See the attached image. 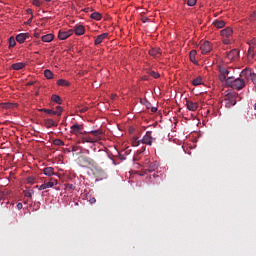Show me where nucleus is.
<instances>
[{"instance_id": "nucleus-35", "label": "nucleus", "mask_w": 256, "mask_h": 256, "mask_svg": "<svg viewBox=\"0 0 256 256\" xmlns=\"http://www.w3.org/2000/svg\"><path fill=\"white\" fill-rule=\"evenodd\" d=\"M226 101L230 102V106H235L237 104V101H235V99L230 96H228V98H226Z\"/></svg>"}, {"instance_id": "nucleus-20", "label": "nucleus", "mask_w": 256, "mask_h": 256, "mask_svg": "<svg viewBox=\"0 0 256 256\" xmlns=\"http://www.w3.org/2000/svg\"><path fill=\"white\" fill-rule=\"evenodd\" d=\"M0 108H4L6 110L13 109V108H17V104L10 103V102H5V103L0 104Z\"/></svg>"}, {"instance_id": "nucleus-36", "label": "nucleus", "mask_w": 256, "mask_h": 256, "mask_svg": "<svg viewBox=\"0 0 256 256\" xmlns=\"http://www.w3.org/2000/svg\"><path fill=\"white\" fill-rule=\"evenodd\" d=\"M132 147H139V140L138 138H132Z\"/></svg>"}, {"instance_id": "nucleus-14", "label": "nucleus", "mask_w": 256, "mask_h": 256, "mask_svg": "<svg viewBox=\"0 0 256 256\" xmlns=\"http://www.w3.org/2000/svg\"><path fill=\"white\" fill-rule=\"evenodd\" d=\"M149 54L151 57L158 59L160 58V56H162V51L160 50V48H151V50L149 51Z\"/></svg>"}, {"instance_id": "nucleus-34", "label": "nucleus", "mask_w": 256, "mask_h": 256, "mask_svg": "<svg viewBox=\"0 0 256 256\" xmlns=\"http://www.w3.org/2000/svg\"><path fill=\"white\" fill-rule=\"evenodd\" d=\"M149 74H150L151 77H153V79L160 78V74L156 71H150Z\"/></svg>"}, {"instance_id": "nucleus-31", "label": "nucleus", "mask_w": 256, "mask_h": 256, "mask_svg": "<svg viewBox=\"0 0 256 256\" xmlns=\"http://www.w3.org/2000/svg\"><path fill=\"white\" fill-rule=\"evenodd\" d=\"M52 144H53L54 146H57V147L64 146V142H63V140H61V139H54V140L52 141Z\"/></svg>"}, {"instance_id": "nucleus-15", "label": "nucleus", "mask_w": 256, "mask_h": 256, "mask_svg": "<svg viewBox=\"0 0 256 256\" xmlns=\"http://www.w3.org/2000/svg\"><path fill=\"white\" fill-rule=\"evenodd\" d=\"M29 37V35L27 33H20L18 35H16L15 41L18 42V44H22L25 42V40H27V38Z\"/></svg>"}, {"instance_id": "nucleus-41", "label": "nucleus", "mask_w": 256, "mask_h": 256, "mask_svg": "<svg viewBox=\"0 0 256 256\" xmlns=\"http://www.w3.org/2000/svg\"><path fill=\"white\" fill-rule=\"evenodd\" d=\"M248 80L252 81V83L256 85V74H254L252 77H249Z\"/></svg>"}, {"instance_id": "nucleus-24", "label": "nucleus", "mask_w": 256, "mask_h": 256, "mask_svg": "<svg viewBox=\"0 0 256 256\" xmlns=\"http://www.w3.org/2000/svg\"><path fill=\"white\" fill-rule=\"evenodd\" d=\"M44 125L46 126V128H52L57 126V124L53 121V119L44 120Z\"/></svg>"}, {"instance_id": "nucleus-55", "label": "nucleus", "mask_w": 256, "mask_h": 256, "mask_svg": "<svg viewBox=\"0 0 256 256\" xmlns=\"http://www.w3.org/2000/svg\"><path fill=\"white\" fill-rule=\"evenodd\" d=\"M254 109H255V111H256V103H255V105H254Z\"/></svg>"}, {"instance_id": "nucleus-37", "label": "nucleus", "mask_w": 256, "mask_h": 256, "mask_svg": "<svg viewBox=\"0 0 256 256\" xmlns=\"http://www.w3.org/2000/svg\"><path fill=\"white\" fill-rule=\"evenodd\" d=\"M16 44H17V43H16V41H15V38L10 37V40H9V46H10V48L15 47Z\"/></svg>"}, {"instance_id": "nucleus-17", "label": "nucleus", "mask_w": 256, "mask_h": 256, "mask_svg": "<svg viewBox=\"0 0 256 256\" xmlns=\"http://www.w3.org/2000/svg\"><path fill=\"white\" fill-rule=\"evenodd\" d=\"M108 36V33H102L98 35L97 38H95V46H99V44H101Z\"/></svg>"}, {"instance_id": "nucleus-8", "label": "nucleus", "mask_w": 256, "mask_h": 256, "mask_svg": "<svg viewBox=\"0 0 256 256\" xmlns=\"http://www.w3.org/2000/svg\"><path fill=\"white\" fill-rule=\"evenodd\" d=\"M83 130V125H79V124H73V126H71V134L73 135H83L84 133H81V131Z\"/></svg>"}, {"instance_id": "nucleus-4", "label": "nucleus", "mask_w": 256, "mask_h": 256, "mask_svg": "<svg viewBox=\"0 0 256 256\" xmlns=\"http://www.w3.org/2000/svg\"><path fill=\"white\" fill-rule=\"evenodd\" d=\"M254 75H256V73L251 72L249 68H245L242 70V72H240V77L237 79H243V80L249 81V77H252Z\"/></svg>"}, {"instance_id": "nucleus-29", "label": "nucleus", "mask_w": 256, "mask_h": 256, "mask_svg": "<svg viewBox=\"0 0 256 256\" xmlns=\"http://www.w3.org/2000/svg\"><path fill=\"white\" fill-rule=\"evenodd\" d=\"M51 100H52V102L59 104V105L62 103L61 97L56 94L51 96Z\"/></svg>"}, {"instance_id": "nucleus-45", "label": "nucleus", "mask_w": 256, "mask_h": 256, "mask_svg": "<svg viewBox=\"0 0 256 256\" xmlns=\"http://www.w3.org/2000/svg\"><path fill=\"white\" fill-rule=\"evenodd\" d=\"M89 202L91 205H93L95 202H97V200L95 198H90Z\"/></svg>"}, {"instance_id": "nucleus-43", "label": "nucleus", "mask_w": 256, "mask_h": 256, "mask_svg": "<svg viewBox=\"0 0 256 256\" xmlns=\"http://www.w3.org/2000/svg\"><path fill=\"white\" fill-rule=\"evenodd\" d=\"M223 44H224V45L230 44V38H224V39H223Z\"/></svg>"}, {"instance_id": "nucleus-6", "label": "nucleus", "mask_w": 256, "mask_h": 256, "mask_svg": "<svg viewBox=\"0 0 256 256\" xmlns=\"http://www.w3.org/2000/svg\"><path fill=\"white\" fill-rule=\"evenodd\" d=\"M153 142V137H151V131H147L146 134L143 136V139H141V143L144 145L151 146Z\"/></svg>"}, {"instance_id": "nucleus-44", "label": "nucleus", "mask_w": 256, "mask_h": 256, "mask_svg": "<svg viewBox=\"0 0 256 256\" xmlns=\"http://www.w3.org/2000/svg\"><path fill=\"white\" fill-rule=\"evenodd\" d=\"M22 208H23V204L22 203L16 204V209L21 210Z\"/></svg>"}, {"instance_id": "nucleus-49", "label": "nucleus", "mask_w": 256, "mask_h": 256, "mask_svg": "<svg viewBox=\"0 0 256 256\" xmlns=\"http://www.w3.org/2000/svg\"><path fill=\"white\" fill-rule=\"evenodd\" d=\"M154 171H155V167L148 168V172H154Z\"/></svg>"}, {"instance_id": "nucleus-47", "label": "nucleus", "mask_w": 256, "mask_h": 256, "mask_svg": "<svg viewBox=\"0 0 256 256\" xmlns=\"http://www.w3.org/2000/svg\"><path fill=\"white\" fill-rule=\"evenodd\" d=\"M145 151H146V147H145V146H144L143 148H141V149L138 150L139 153H143V152H145Z\"/></svg>"}, {"instance_id": "nucleus-51", "label": "nucleus", "mask_w": 256, "mask_h": 256, "mask_svg": "<svg viewBox=\"0 0 256 256\" xmlns=\"http://www.w3.org/2000/svg\"><path fill=\"white\" fill-rule=\"evenodd\" d=\"M27 14H28V15H32V9L28 8V9H27Z\"/></svg>"}, {"instance_id": "nucleus-40", "label": "nucleus", "mask_w": 256, "mask_h": 256, "mask_svg": "<svg viewBox=\"0 0 256 256\" xmlns=\"http://www.w3.org/2000/svg\"><path fill=\"white\" fill-rule=\"evenodd\" d=\"M248 46L256 48V40H251L250 42H248Z\"/></svg>"}, {"instance_id": "nucleus-5", "label": "nucleus", "mask_w": 256, "mask_h": 256, "mask_svg": "<svg viewBox=\"0 0 256 256\" xmlns=\"http://www.w3.org/2000/svg\"><path fill=\"white\" fill-rule=\"evenodd\" d=\"M200 49H201V53L203 55H207L208 53L211 52L212 47H211V44L209 43V41H204V42H202Z\"/></svg>"}, {"instance_id": "nucleus-42", "label": "nucleus", "mask_w": 256, "mask_h": 256, "mask_svg": "<svg viewBox=\"0 0 256 256\" xmlns=\"http://www.w3.org/2000/svg\"><path fill=\"white\" fill-rule=\"evenodd\" d=\"M27 182H28V184L32 185L35 182V178L34 177H28Z\"/></svg>"}, {"instance_id": "nucleus-1", "label": "nucleus", "mask_w": 256, "mask_h": 256, "mask_svg": "<svg viewBox=\"0 0 256 256\" xmlns=\"http://www.w3.org/2000/svg\"><path fill=\"white\" fill-rule=\"evenodd\" d=\"M226 82V85L228 87H231L233 90L240 91L245 87V83H247L246 79L243 78H233V77H228V79L224 80Z\"/></svg>"}, {"instance_id": "nucleus-2", "label": "nucleus", "mask_w": 256, "mask_h": 256, "mask_svg": "<svg viewBox=\"0 0 256 256\" xmlns=\"http://www.w3.org/2000/svg\"><path fill=\"white\" fill-rule=\"evenodd\" d=\"M56 185H58V180H56L55 178H51L49 179V182L41 184L40 186H35V188H38L39 191H44L46 189L53 188Z\"/></svg>"}, {"instance_id": "nucleus-21", "label": "nucleus", "mask_w": 256, "mask_h": 256, "mask_svg": "<svg viewBox=\"0 0 256 256\" xmlns=\"http://www.w3.org/2000/svg\"><path fill=\"white\" fill-rule=\"evenodd\" d=\"M23 68H25V63L24 62H18V63H15V64L11 65V69L16 70V71H20Z\"/></svg>"}, {"instance_id": "nucleus-27", "label": "nucleus", "mask_w": 256, "mask_h": 256, "mask_svg": "<svg viewBox=\"0 0 256 256\" xmlns=\"http://www.w3.org/2000/svg\"><path fill=\"white\" fill-rule=\"evenodd\" d=\"M90 18H92L95 21H100L102 19V14L98 13V12H93L90 15Z\"/></svg>"}, {"instance_id": "nucleus-54", "label": "nucleus", "mask_w": 256, "mask_h": 256, "mask_svg": "<svg viewBox=\"0 0 256 256\" xmlns=\"http://www.w3.org/2000/svg\"><path fill=\"white\" fill-rule=\"evenodd\" d=\"M32 85H34V82H27V86H32Z\"/></svg>"}, {"instance_id": "nucleus-9", "label": "nucleus", "mask_w": 256, "mask_h": 256, "mask_svg": "<svg viewBox=\"0 0 256 256\" xmlns=\"http://www.w3.org/2000/svg\"><path fill=\"white\" fill-rule=\"evenodd\" d=\"M228 74L230 72L227 69L219 67V81L225 82L228 79Z\"/></svg>"}, {"instance_id": "nucleus-12", "label": "nucleus", "mask_w": 256, "mask_h": 256, "mask_svg": "<svg viewBox=\"0 0 256 256\" xmlns=\"http://www.w3.org/2000/svg\"><path fill=\"white\" fill-rule=\"evenodd\" d=\"M73 35V30L68 31H59L58 33V39L59 40H66L69 36Z\"/></svg>"}, {"instance_id": "nucleus-18", "label": "nucleus", "mask_w": 256, "mask_h": 256, "mask_svg": "<svg viewBox=\"0 0 256 256\" xmlns=\"http://www.w3.org/2000/svg\"><path fill=\"white\" fill-rule=\"evenodd\" d=\"M83 135H92L93 137L100 139V135H102V130H92L89 132H84Z\"/></svg>"}, {"instance_id": "nucleus-19", "label": "nucleus", "mask_w": 256, "mask_h": 256, "mask_svg": "<svg viewBox=\"0 0 256 256\" xmlns=\"http://www.w3.org/2000/svg\"><path fill=\"white\" fill-rule=\"evenodd\" d=\"M74 34H76L77 36H81V35L85 34V28L81 25L75 26Z\"/></svg>"}, {"instance_id": "nucleus-32", "label": "nucleus", "mask_w": 256, "mask_h": 256, "mask_svg": "<svg viewBox=\"0 0 256 256\" xmlns=\"http://www.w3.org/2000/svg\"><path fill=\"white\" fill-rule=\"evenodd\" d=\"M44 76L46 77L47 80H51L53 79V72L51 70H45Z\"/></svg>"}, {"instance_id": "nucleus-50", "label": "nucleus", "mask_w": 256, "mask_h": 256, "mask_svg": "<svg viewBox=\"0 0 256 256\" xmlns=\"http://www.w3.org/2000/svg\"><path fill=\"white\" fill-rule=\"evenodd\" d=\"M69 189L75 190V186L73 184H68Z\"/></svg>"}, {"instance_id": "nucleus-25", "label": "nucleus", "mask_w": 256, "mask_h": 256, "mask_svg": "<svg viewBox=\"0 0 256 256\" xmlns=\"http://www.w3.org/2000/svg\"><path fill=\"white\" fill-rule=\"evenodd\" d=\"M43 172H44V175L51 177L54 175V168L53 167L44 168Z\"/></svg>"}, {"instance_id": "nucleus-48", "label": "nucleus", "mask_w": 256, "mask_h": 256, "mask_svg": "<svg viewBox=\"0 0 256 256\" xmlns=\"http://www.w3.org/2000/svg\"><path fill=\"white\" fill-rule=\"evenodd\" d=\"M80 112H81V113L87 112V107L81 108V109H80Z\"/></svg>"}, {"instance_id": "nucleus-7", "label": "nucleus", "mask_w": 256, "mask_h": 256, "mask_svg": "<svg viewBox=\"0 0 256 256\" xmlns=\"http://www.w3.org/2000/svg\"><path fill=\"white\" fill-rule=\"evenodd\" d=\"M239 51L237 49H233L230 52L226 53V58L230 61H237Z\"/></svg>"}, {"instance_id": "nucleus-52", "label": "nucleus", "mask_w": 256, "mask_h": 256, "mask_svg": "<svg viewBox=\"0 0 256 256\" xmlns=\"http://www.w3.org/2000/svg\"><path fill=\"white\" fill-rule=\"evenodd\" d=\"M148 20H149V19H148L147 17H144V18L142 19V22H143V23H147Z\"/></svg>"}, {"instance_id": "nucleus-26", "label": "nucleus", "mask_w": 256, "mask_h": 256, "mask_svg": "<svg viewBox=\"0 0 256 256\" xmlns=\"http://www.w3.org/2000/svg\"><path fill=\"white\" fill-rule=\"evenodd\" d=\"M214 27H216L217 29H222L223 27H225V21L223 20L214 21Z\"/></svg>"}, {"instance_id": "nucleus-22", "label": "nucleus", "mask_w": 256, "mask_h": 256, "mask_svg": "<svg viewBox=\"0 0 256 256\" xmlns=\"http://www.w3.org/2000/svg\"><path fill=\"white\" fill-rule=\"evenodd\" d=\"M41 40L44 43H51V41L54 40V35L53 34H46V35L42 36Z\"/></svg>"}, {"instance_id": "nucleus-33", "label": "nucleus", "mask_w": 256, "mask_h": 256, "mask_svg": "<svg viewBox=\"0 0 256 256\" xmlns=\"http://www.w3.org/2000/svg\"><path fill=\"white\" fill-rule=\"evenodd\" d=\"M23 195L27 198H32V195H34V190H25L23 191Z\"/></svg>"}, {"instance_id": "nucleus-39", "label": "nucleus", "mask_w": 256, "mask_h": 256, "mask_svg": "<svg viewBox=\"0 0 256 256\" xmlns=\"http://www.w3.org/2000/svg\"><path fill=\"white\" fill-rule=\"evenodd\" d=\"M32 5H34L35 7H41L42 3H41V1H39V0H34V1L32 2Z\"/></svg>"}, {"instance_id": "nucleus-28", "label": "nucleus", "mask_w": 256, "mask_h": 256, "mask_svg": "<svg viewBox=\"0 0 256 256\" xmlns=\"http://www.w3.org/2000/svg\"><path fill=\"white\" fill-rule=\"evenodd\" d=\"M59 87H69L70 83L67 80L59 79L57 82Z\"/></svg>"}, {"instance_id": "nucleus-10", "label": "nucleus", "mask_w": 256, "mask_h": 256, "mask_svg": "<svg viewBox=\"0 0 256 256\" xmlns=\"http://www.w3.org/2000/svg\"><path fill=\"white\" fill-rule=\"evenodd\" d=\"M185 106L190 112H196L197 108L199 107L197 102H193L191 100L185 101Z\"/></svg>"}, {"instance_id": "nucleus-53", "label": "nucleus", "mask_w": 256, "mask_h": 256, "mask_svg": "<svg viewBox=\"0 0 256 256\" xmlns=\"http://www.w3.org/2000/svg\"><path fill=\"white\" fill-rule=\"evenodd\" d=\"M34 18V16L32 15V17L28 18V24L32 23V19Z\"/></svg>"}, {"instance_id": "nucleus-16", "label": "nucleus", "mask_w": 256, "mask_h": 256, "mask_svg": "<svg viewBox=\"0 0 256 256\" xmlns=\"http://www.w3.org/2000/svg\"><path fill=\"white\" fill-rule=\"evenodd\" d=\"M255 50H256V48L254 46L248 47V52H247L248 62H252V60H254Z\"/></svg>"}, {"instance_id": "nucleus-46", "label": "nucleus", "mask_w": 256, "mask_h": 256, "mask_svg": "<svg viewBox=\"0 0 256 256\" xmlns=\"http://www.w3.org/2000/svg\"><path fill=\"white\" fill-rule=\"evenodd\" d=\"M151 113H157V107L155 106L151 107Z\"/></svg>"}, {"instance_id": "nucleus-38", "label": "nucleus", "mask_w": 256, "mask_h": 256, "mask_svg": "<svg viewBox=\"0 0 256 256\" xmlns=\"http://www.w3.org/2000/svg\"><path fill=\"white\" fill-rule=\"evenodd\" d=\"M197 3V0H187V6L193 7Z\"/></svg>"}, {"instance_id": "nucleus-30", "label": "nucleus", "mask_w": 256, "mask_h": 256, "mask_svg": "<svg viewBox=\"0 0 256 256\" xmlns=\"http://www.w3.org/2000/svg\"><path fill=\"white\" fill-rule=\"evenodd\" d=\"M201 84H203V78L201 77H197L196 79L192 80V85L194 86H200Z\"/></svg>"}, {"instance_id": "nucleus-11", "label": "nucleus", "mask_w": 256, "mask_h": 256, "mask_svg": "<svg viewBox=\"0 0 256 256\" xmlns=\"http://www.w3.org/2000/svg\"><path fill=\"white\" fill-rule=\"evenodd\" d=\"M100 138L97 137H91L90 135H85L81 137V143H90L93 144L95 142H98Z\"/></svg>"}, {"instance_id": "nucleus-13", "label": "nucleus", "mask_w": 256, "mask_h": 256, "mask_svg": "<svg viewBox=\"0 0 256 256\" xmlns=\"http://www.w3.org/2000/svg\"><path fill=\"white\" fill-rule=\"evenodd\" d=\"M231 35H233V30L230 27H226L221 30V37L225 39H230Z\"/></svg>"}, {"instance_id": "nucleus-3", "label": "nucleus", "mask_w": 256, "mask_h": 256, "mask_svg": "<svg viewBox=\"0 0 256 256\" xmlns=\"http://www.w3.org/2000/svg\"><path fill=\"white\" fill-rule=\"evenodd\" d=\"M40 111L46 113L47 115L60 117L61 114L63 113V108H61V106H56V110H53V109H40Z\"/></svg>"}, {"instance_id": "nucleus-23", "label": "nucleus", "mask_w": 256, "mask_h": 256, "mask_svg": "<svg viewBox=\"0 0 256 256\" xmlns=\"http://www.w3.org/2000/svg\"><path fill=\"white\" fill-rule=\"evenodd\" d=\"M196 56H197V51L196 50H191L190 53H189L190 62H192L194 64H197Z\"/></svg>"}]
</instances>
